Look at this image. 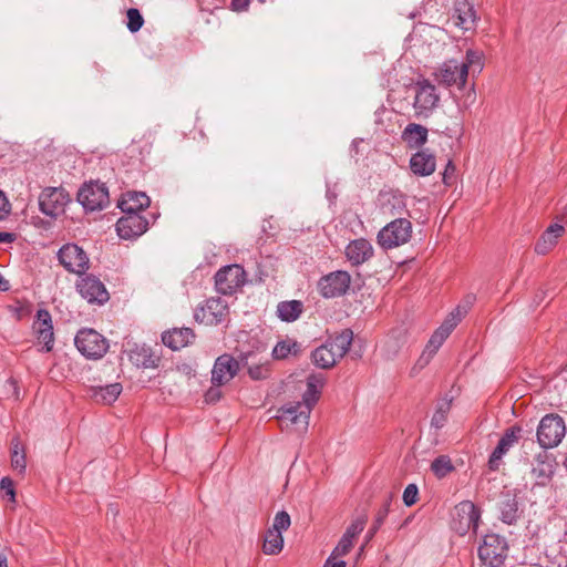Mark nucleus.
<instances>
[{"mask_svg": "<svg viewBox=\"0 0 567 567\" xmlns=\"http://www.w3.org/2000/svg\"><path fill=\"white\" fill-rule=\"evenodd\" d=\"M320 393L316 390L307 388L302 395V401L290 402L282 405L278 410L277 419L280 422H289L292 425H297L300 429L306 430L309 425L310 413L315 404L318 402Z\"/></svg>", "mask_w": 567, "mask_h": 567, "instance_id": "obj_1", "label": "nucleus"}, {"mask_svg": "<svg viewBox=\"0 0 567 567\" xmlns=\"http://www.w3.org/2000/svg\"><path fill=\"white\" fill-rule=\"evenodd\" d=\"M508 550L509 546L504 536L488 533L482 537L477 556L486 567H502L508 556Z\"/></svg>", "mask_w": 567, "mask_h": 567, "instance_id": "obj_2", "label": "nucleus"}, {"mask_svg": "<svg viewBox=\"0 0 567 567\" xmlns=\"http://www.w3.org/2000/svg\"><path fill=\"white\" fill-rule=\"evenodd\" d=\"M567 432L563 416L557 413L544 415L536 431L537 443L544 450L557 447L564 440Z\"/></svg>", "mask_w": 567, "mask_h": 567, "instance_id": "obj_3", "label": "nucleus"}, {"mask_svg": "<svg viewBox=\"0 0 567 567\" xmlns=\"http://www.w3.org/2000/svg\"><path fill=\"white\" fill-rule=\"evenodd\" d=\"M254 358V352H241L238 359L230 354L219 355L212 370L213 385L220 386L228 383L239 371L240 367L248 364V360Z\"/></svg>", "mask_w": 567, "mask_h": 567, "instance_id": "obj_4", "label": "nucleus"}, {"mask_svg": "<svg viewBox=\"0 0 567 567\" xmlns=\"http://www.w3.org/2000/svg\"><path fill=\"white\" fill-rule=\"evenodd\" d=\"M412 236V224L399 217L385 225L377 236L378 244L385 250L404 245Z\"/></svg>", "mask_w": 567, "mask_h": 567, "instance_id": "obj_5", "label": "nucleus"}, {"mask_svg": "<svg viewBox=\"0 0 567 567\" xmlns=\"http://www.w3.org/2000/svg\"><path fill=\"white\" fill-rule=\"evenodd\" d=\"M76 199L87 212L102 210L110 204L109 188L100 181L85 182L80 187Z\"/></svg>", "mask_w": 567, "mask_h": 567, "instance_id": "obj_6", "label": "nucleus"}, {"mask_svg": "<svg viewBox=\"0 0 567 567\" xmlns=\"http://www.w3.org/2000/svg\"><path fill=\"white\" fill-rule=\"evenodd\" d=\"M482 511L472 501H462L455 506L452 528L461 536L470 530L475 535L481 523Z\"/></svg>", "mask_w": 567, "mask_h": 567, "instance_id": "obj_7", "label": "nucleus"}, {"mask_svg": "<svg viewBox=\"0 0 567 567\" xmlns=\"http://www.w3.org/2000/svg\"><path fill=\"white\" fill-rule=\"evenodd\" d=\"M76 349L87 359H101L109 349L107 340L91 328L80 329L74 338Z\"/></svg>", "mask_w": 567, "mask_h": 567, "instance_id": "obj_8", "label": "nucleus"}, {"mask_svg": "<svg viewBox=\"0 0 567 567\" xmlns=\"http://www.w3.org/2000/svg\"><path fill=\"white\" fill-rule=\"evenodd\" d=\"M413 109L417 117H429L439 105L440 95L436 87L429 80H421L413 85Z\"/></svg>", "mask_w": 567, "mask_h": 567, "instance_id": "obj_9", "label": "nucleus"}, {"mask_svg": "<svg viewBox=\"0 0 567 567\" xmlns=\"http://www.w3.org/2000/svg\"><path fill=\"white\" fill-rule=\"evenodd\" d=\"M69 202V193L63 187H47L39 196V208L44 215L55 218Z\"/></svg>", "mask_w": 567, "mask_h": 567, "instance_id": "obj_10", "label": "nucleus"}, {"mask_svg": "<svg viewBox=\"0 0 567 567\" xmlns=\"http://www.w3.org/2000/svg\"><path fill=\"white\" fill-rule=\"evenodd\" d=\"M58 258L61 265L70 272L83 275L89 269V257L76 244L62 246L58 251Z\"/></svg>", "mask_w": 567, "mask_h": 567, "instance_id": "obj_11", "label": "nucleus"}, {"mask_svg": "<svg viewBox=\"0 0 567 567\" xmlns=\"http://www.w3.org/2000/svg\"><path fill=\"white\" fill-rule=\"evenodd\" d=\"M228 315V305L220 297H212L205 305L197 308L194 318L197 322L206 326H216L220 323Z\"/></svg>", "mask_w": 567, "mask_h": 567, "instance_id": "obj_12", "label": "nucleus"}, {"mask_svg": "<svg viewBox=\"0 0 567 567\" xmlns=\"http://www.w3.org/2000/svg\"><path fill=\"white\" fill-rule=\"evenodd\" d=\"M124 215L116 221L117 235L123 239H135L150 227V220L142 213L122 212Z\"/></svg>", "mask_w": 567, "mask_h": 567, "instance_id": "obj_13", "label": "nucleus"}, {"mask_svg": "<svg viewBox=\"0 0 567 567\" xmlns=\"http://www.w3.org/2000/svg\"><path fill=\"white\" fill-rule=\"evenodd\" d=\"M435 75L441 84L445 86L456 85L462 89L467 81V64L460 63L455 59L447 60L440 66Z\"/></svg>", "mask_w": 567, "mask_h": 567, "instance_id": "obj_14", "label": "nucleus"}, {"mask_svg": "<svg viewBox=\"0 0 567 567\" xmlns=\"http://www.w3.org/2000/svg\"><path fill=\"white\" fill-rule=\"evenodd\" d=\"M344 252L352 266H359L373 257L374 249L368 239L358 238L347 245Z\"/></svg>", "mask_w": 567, "mask_h": 567, "instance_id": "obj_15", "label": "nucleus"}, {"mask_svg": "<svg viewBox=\"0 0 567 567\" xmlns=\"http://www.w3.org/2000/svg\"><path fill=\"white\" fill-rule=\"evenodd\" d=\"M128 359L135 367L143 369H155L161 362V357L145 344H134L128 350Z\"/></svg>", "mask_w": 567, "mask_h": 567, "instance_id": "obj_16", "label": "nucleus"}, {"mask_svg": "<svg viewBox=\"0 0 567 567\" xmlns=\"http://www.w3.org/2000/svg\"><path fill=\"white\" fill-rule=\"evenodd\" d=\"M454 23L464 31L475 28L477 14L474 6L466 0H455L453 8Z\"/></svg>", "mask_w": 567, "mask_h": 567, "instance_id": "obj_17", "label": "nucleus"}, {"mask_svg": "<svg viewBox=\"0 0 567 567\" xmlns=\"http://www.w3.org/2000/svg\"><path fill=\"white\" fill-rule=\"evenodd\" d=\"M499 519L506 525H515L520 518L519 503L516 494L506 492L498 503Z\"/></svg>", "mask_w": 567, "mask_h": 567, "instance_id": "obj_18", "label": "nucleus"}, {"mask_svg": "<svg viewBox=\"0 0 567 567\" xmlns=\"http://www.w3.org/2000/svg\"><path fill=\"white\" fill-rule=\"evenodd\" d=\"M195 340V333L190 328H173L162 333V342L172 350H179Z\"/></svg>", "mask_w": 567, "mask_h": 567, "instance_id": "obj_19", "label": "nucleus"}, {"mask_svg": "<svg viewBox=\"0 0 567 567\" xmlns=\"http://www.w3.org/2000/svg\"><path fill=\"white\" fill-rule=\"evenodd\" d=\"M436 158L429 150L417 151L410 158V168L417 176H430L435 172Z\"/></svg>", "mask_w": 567, "mask_h": 567, "instance_id": "obj_20", "label": "nucleus"}, {"mask_svg": "<svg viewBox=\"0 0 567 567\" xmlns=\"http://www.w3.org/2000/svg\"><path fill=\"white\" fill-rule=\"evenodd\" d=\"M151 204L150 197L144 192H126L117 203L122 212L143 213Z\"/></svg>", "mask_w": 567, "mask_h": 567, "instance_id": "obj_21", "label": "nucleus"}, {"mask_svg": "<svg viewBox=\"0 0 567 567\" xmlns=\"http://www.w3.org/2000/svg\"><path fill=\"white\" fill-rule=\"evenodd\" d=\"M564 233L565 227L563 225L557 223L549 225L535 244L536 254L546 255L550 251Z\"/></svg>", "mask_w": 567, "mask_h": 567, "instance_id": "obj_22", "label": "nucleus"}, {"mask_svg": "<svg viewBox=\"0 0 567 567\" xmlns=\"http://www.w3.org/2000/svg\"><path fill=\"white\" fill-rule=\"evenodd\" d=\"M214 284H247L246 271L239 264L226 265L215 274Z\"/></svg>", "mask_w": 567, "mask_h": 567, "instance_id": "obj_23", "label": "nucleus"}, {"mask_svg": "<svg viewBox=\"0 0 567 567\" xmlns=\"http://www.w3.org/2000/svg\"><path fill=\"white\" fill-rule=\"evenodd\" d=\"M427 128L421 124L410 123L402 132V140L410 148H420L427 141Z\"/></svg>", "mask_w": 567, "mask_h": 567, "instance_id": "obj_24", "label": "nucleus"}, {"mask_svg": "<svg viewBox=\"0 0 567 567\" xmlns=\"http://www.w3.org/2000/svg\"><path fill=\"white\" fill-rule=\"evenodd\" d=\"M353 340V331L349 328L343 329L340 333L330 338L326 341V344L338 359L343 358L350 349V346Z\"/></svg>", "mask_w": 567, "mask_h": 567, "instance_id": "obj_25", "label": "nucleus"}, {"mask_svg": "<svg viewBox=\"0 0 567 567\" xmlns=\"http://www.w3.org/2000/svg\"><path fill=\"white\" fill-rule=\"evenodd\" d=\"M123 388L121 383H112L105 386H94L91 389V396L99 403L112 404L121 394Z\"/></svg>", "mask_w": 567, "mask_h": 567, "instance_id": "obj_26", "label": "nucleus"}, {"mask_svg": "<svg viewBox=\"0 0 567 567\" xmlns=\"http://www.w3.org/2000/svg\"><path fill=\"white\" fill-rule=\"evenodd\" d=\"M303 311V303L300 300L281 301L277 306V316L281 321H296Z\"/></svg>", "mask_w": 567, "mask_h": 567, "instance_id": "obj_27", "label": "nucleus"}, {"mask_svg": "<svg viewBox=\"0 0 567 567\" xmlns=\"http://www.w3.org/2000/svg\"><path fill=\"white\" fill-rule=\"evenodd\" d=\"M337 360H338V358L334 355L332 350H330V348H328V346L326 343L316 348L311 352L312 363L320 369L332 368L336 364Z\"/></svg>", "mask_w": 567, "mask_h": 567, "instance_id": "obj_28", "label": "nucleus"}, {"mask_svg": "<svg viewBox=\"0 0 567 567\" xmlns=\"http://www.w3.org/2000/svg\"><path fill=\"white\" fill-rule=\"evenodd\" d=\"M80 295L90 303L103 305L110 299L106 286H76Z\"/></svg>", "mask_w": 567, "mask_h": 567, "instance_id": "obj_29", "label": "nucleus"}, {"mask_svg": "<svg viewBox=\"0 0 567 567\" xmlns=\"http://www.w3.org/2000/svg\"><path fill=\"white\" fill-rule=\"evenodd\" d=\"M11 466L20 474H24L27 468L25 451L19 436L11 440Z\"/></svg>", "mask_w": 567, "mask_h": 567, "instance_id": "obj_30", "label": "nucleus"}, {"mask_svg": "<svg viewBox=\"0 0 567 567\" xmlns=\"http://www.w3.org/2000/svg\"><path fill=\"white\" fill-rule=\"evenodd\" d=\"M284 537L282 533L268 528L262 544V551L266 555H277L282 550Z\"/></svg>", "mask_w": 567, "mask_h": 567, "instance_id": "obj_31", "label": "nucleus"}, {"mask_svg": "<svg viewBox=\"0 0 567 567\" xmlns=\"http://www.w3.org/2000/svg\"><path fill=\"white\" fill-rule=\"evenodd\" d=\"M302 351V346L296 340H281L272 349V357L278 360L288 358L289 354L298 355Z\"/></svg>", "mask_w": 567, "mask_h": 567, "instance_id": "obj_32", "label": "nucleus"}, {"mask_svg": "<svg viewBox=\"0 0 567 567\" xmlns=\"http://www.w3.org/2000/svg\"><path fill=\"white\" fill-rule=\"evenodd\" d=\"M456 326L457 319L455 320L454 317H446L443 323L433 332L430 341L440 349Z\"/></svg>", "mask_w": 567, "mask_h": 567, "instance_id": "obj_33", "label": "nucleus"}, {"mask_svg": "<svg viewBox=\"0 0 567 567\" xmlns=\"http://www.w3.org/2000/svg\"><path fill=\"white\" fill-rule=\"evenodd\" d=\"M451 408H452V399L444 398V399L440 400L436 403L434 414L431 419V426H433L437 430L442 429L447 421V415L451 411Z\"/></svg>", "mask_w": 567, "mask_h": 567, "instance_id": "obj_34", "label": "nucleus"}, {"mask_svg": "<svg viewBox=\"0 0 567 567\" xmlns=\"http://www.w3.org/2000/svg\"><path fill=\"white\" fill-rule=\"evenodd\" d=\"M408 339V330L404 327H398L392 329L389 334L386 342V350L393 357L396 355L398 351L405 344Z\"/></svg>", "mask_w": 567, "mask_h": 567, "instance_id": "obj_35", "label": "nucleus"}, {"mask_svg": "<svg viewBox=\"0 0 567 567\" xmlns=\"http://www.w3.org/2000/svg\"><path fill=\"white\" fill-rule=\"evenodd\" d=\"M406 208L405 196L402 193H391L383 203V209L391 215H401Z\"/></svg>", "mask_w": 567, "mask_h": 567, "instance_id": "obj_36", "label": "nucleus"}, {"mask_svg": "<svg viewBox=\"0 0 567 567\" xmlns=\"http://www.w3.org/2000/svg\"><path fill=\"white\" fill-rule=\"evenodd\" d=\"M455 470L447 455H440L431 463V471L437 478H443Z\"/></svg>", "mask_w": 567, "mask_h": 567, "instance_id": "obj_37", "label": "nucleus"}, {"mask_svg": "<svg viewBox=\"0 0 567 567\" xmlns=\"http://www.w3.org/2000/svg\"><path fill=\"white\" fill-rule=\"evenodd\" d=\"M512 445H509L505 440L499 439L496 447L491 453L488 458V467L491 471H497L499 468V463L502 457L509 451Z\"/></svg>", "mask_w": 567, "mask_h": 567, "instance_id": "obj_38", "label": "nucleus"}, {"mask_svg": "<svg viewBox=\"0 0 567 567\" xmlns=\"http://www.w3.org/2000/svg\"><path fill=\"white\" fill-rule=\"evenodd\" d=\"M358 290L361 286H357ZM353 293L357 291L355 286H320V295L324 298H336L348 293L349 291Z\"/></svg>", "mask_w": 567, "mask_h": 567, "instance_id": "obj_39", "label": "nucleus"}, {"mask_svg": "<svg viewBox=\"0 0 567 567\" xmlns=\"http://www.w3.org/2000/svg\"><path fill=\"white\" fill-rule=\"evenodd\" d=\"M353 547V543L350 539L341 537L338 545L334 547L328 559L326 560L323 567H329L332 559H337L338 557H343L350 553Z\"/></svg>", "mask_w": 567, "mask_h": 567, "instance_id": "obj_40", "label": "nucleus"}, {"mask_svg": "<svg viewBox=\"0 0 567 567\" xmlns=\"http://www.w3.org/2000/svg\"><path fill=\"white\" fill-rule=\"evenodd\" d=\"M127 23L126 27L130 32L135 33L140 31L144 24V18L138 9L130 8L126 11Z\"/></svg>", "mask_w": 567, "mask_h": 567, "instance_id": "obj_41", "label": "nucleus"}, {"mask_svg": "<svg viewBox=\"0 0 567 567\" xmlns=\"http://www.w3.org/2000/svg\"><path fill=\"white\" fill-rule=\"evenodd\" d=\"M256 354L254 353V358L248 360V364L244 368H247L248 374L252 380H262L267 378L268 369L259 361H255Z\"/></svg>", "mask_w": 567, "mask_h": 567, "instance_id": "obj_42", "label": "nucleus"}, {"mask_svg": "<svg viewBox=\"0 0 567 567\" xmlns=\"http://www.w3.org/2000/svg\"><path fill=\"white\" fill-rule=\"evenodd\" d=\"M368 517L367 515H361L357 517L346 529L342 537L350 539L353 543V539L364 529Z\"/></svg>", "mask_w": 567, "mask_h": 567, "instance_id": "obj_43", "label": "nucleus"}, {"mask_svg": "<svg viewBox=\"0 0 567 567\" xmlns=\"http://www.w3.org/2000/svg\"><path fill=\"white\" fill-rule=\"evenodd\" d=\"M475 299L476 298L474 295L465 296L463 301L453 311H451L447 317H454L455 320L457 318V324H458L461 322L462 318L467 313V311L473 306Z\"/></svg>", "mask_w": 567, "mask_h": 567, "instance_id": "obj_44", "label": "nucleus"}, {"mask_svg": "<svg viewBox=\"0 0 567 567\" xmlns=\"http://www.w3.org/2000/svg\"><path fill=\"white\" fill-rule=\"evenodd\" d=\"M350 284L351 282V276L348 271L343 270H337L332 271L326 276H322L319 280V284Z\"/></svg>", "mask_w": 567, "mask_h": 567, "instance_id": "obj_45", "label": "nucleus"}, {"mask_svg": "<svg viewBox=\"0 0 567 567\" xmlns=\"http://www.w3.org/2000/svg\"><path fill=\"white\" fill-rule=\"evenodd\" d=\"M52 327H53V324H52V318H51L50 312L45 309H39L37 311V317L33 322L34 333H38V331H40V329H48V328H52Z\"/></svg>", "mask_w": 567, "mask_h": 567, "instance_id": "obj_46", "label": "nucleus"}, {"mask_svg": "<svg viewBox=\"0 0 567 567\" xmlns=\"http://www.w3.org/2000/svg\"><path fill=\"white\" fill-rule=\"evenodd\" d=\"M291 519L290 515L286 511H280L275 515L271 529L277 532H285L290 527Z\"/></svg>", "mask_w": 567, "mask_h": 567, "instance_id": "obj_47", "label": "nucleus"}, {"mask_svg": "<svg viewBox=\"0 0 567 567\" xmlns=\"http://www.w3.org/2000/svg\"><path fill=\"white\" fill-rule=\"evenodd\" d=\"M35 334L39 343L43 344L44 351L50 352L53 349L54 343L53 327L48 329H40V331H38Z\"/></svg>", "mask_w": 567, "mask_h": 567, "instance_id": "obj_48", "label": "nucleus"}, {"mask_svg": "<svg viewBox=\"0 0 567 567\" xmlns=\"http://www.w3.org/2000/svg\"><path fill=\"white\" fill-rule=\"evenodd\" d=\"M419 496V487L415 484H409L403 492V503L405 506L410 507L417 502Z\"/></svg>", "mask_w": 567, "mask_h": 567, "instance_id": "obj_49", "label": "nucleus"}, {"mask_svg": "<svg viewBox=\"0 0 567 567\" xmlns=\"http://www.w3.org/2000/svg\"><path fill=\"white\" fill-rule=\"evenodd\" d=\"M392 499H393V495L391 493H389L384 497L383 503H382L381 507L378 509L375 518H374V520H377V523H380V524L384 523V520L390 512V506H391Z\"/></svg>", "mask_w": 567, "mask_h": 567, "instance_id": "obj_50", "label": "nucleus"}, {"mask_svg": "<svg viewBox=\"0 0 567 567\" xmlns=\"http://www.w3.org/2000/svg\"><path fill=\"white\" fill-rule=\"evenodd\" d=\"M520 433L522 427L519 425H513L505 430L501 439L505 440L509 445L513 446L515 443L518 442Z\"/></svg>", "mask_w": 567, "mask_h": 567, "instance_id": "obj_51", "label": "nucleus"}, {"mask_svg": "<svg viewBox=\"0 0 567 567\" xmlns=\"http://www.w3.org/2000/svg\"><path fill=\"white\" fill-rule=\"evenodd\" d=\"M324 384V377L321 373H311L307 378V388L312 390H316L318 393H320L321 389Z\"/></svg>", "mask_w": 567, "mask_h": 567, "instance_id": "obj_52", "label": "nucleus"}, {"mask_svg": "<svg viewBox=\"0 0 567 567\" xmlns=\"http://www.w3.org/2000/svg\"><path fill=\"white\" fill-rule=\"evenodd\" d=\"M0 488L6 492L7 495L10 496V499L12 502L16 501V491H14V484L13 481L9 477H2L0 481Z\"/></svg>", "mask_w": 567, "mask_h": 567, "instance_id": "obj_53", "label": "nucleus"}, {"mask_svg": "<svg viewBox=\"0 0 567 567\" xmlns=\"http://www.w3.org/2000/svg\"><path fill=\"white\" fill-rule=\"evenodd\" d=\"M463 63L467 64V69L471 65H477V68L481 70L482 69L481 54L477 51L470 49L466 51V61H464Z\"/></svg>", "mask_w": 567, "mask_h": 567, "instance_id": "obj_54", "label": "nucleus"}, {"mask_svg": "<svg viewBox=\"0 0 567 567\" xmlns=\"http://www.w3.org/2000/svg\"><path fill=\"white\" fill-rule=\"evenodd\" d=\"M11 210V204L8 200L6 194L0 190V220L7 218V216L10 214Z\"/></svg>", "mask_w": 567, "mask_h": 567, "instance_id": "obj_55", "label": "nucleus"}, {"mask_svg": "<svg viewBox=\"0 0 567 567\" xmlns=\"http://www.w3.org/2000/svg\"><path fill=\"white\" fill-rule=\"evenodd\" d=\"M221 398V391L219 390V386H212L209 388L205 393V401L207 403H216Z\"/></svg>", "mask_w": 567, "mask_h": 567, "instance_id": "obj_56", "label": "nucleus"}, {"mask_svg": "<svg viewBox=\"0 0 567 567\" xmlns=\"http://www.w3.org/2000/svg\"><path fill=\"white\" fill-rule=\"evenodd\" d=\"M250 0H231L229 9L234 12H245L248 10Z\"/></svg>", "mask_w": 567, "mask_h": 567, "instance_id": "obj_57", "label": "nucleus"}, {"mask_svg": "<svg viewBox=\"0 0 567 567\" xmlns=\"http://www.w3.org/2000/svg\"><path fill=\"white\" fill-rule=\"evenodd\" d=\"M243 286H216L217 292L223 296H234Z\"/></svg>", "mask_w": 567, "mask_h": 567, "instance_id": "obj_58", "label": "nucleus"}, {"mask_svg": "<svg viewBox=\"0 0 567 567\" xmlns=\"http://www.w3.org/2000/svg\"><path fill=\"white\" fill-rule=\"evenodd\" d=\"M433 359V357H431L430 354L425 353L424 351L421 353V355L419 357L413 370H416V369H424L430 362L431 360Z\"/></svg>", "mask_w": 567, "mask_h": 567, "instance_id": "obj_59", "label": "nucleus"}, {"mask_svg": "<svg viewBox=\"0 0 567 567\" xmlns=\"http://www.w3.org/2000/svg\"><path fill=\"white\" fill-rule=\"evenodd\" d=\"M455 172V166L452 161H449V163L445 166V169L443 172V183L446 185H450V178Z\"/></svg>", "mask_w": 567, "mask_h": 567, "instance_id": "obj_60", "label": "nucleus"}, {"mask_svg": "<svg viewBox=\"0 0 567 567\" xmlns=\"http://www.w3.org/2000/svg\"><path fill=\"white\" fill-rule=\"evenodd\" d=\"M17 239L14 233L0 231V243H13Z\"/></svg>", "mask_w": 567, "mask_h": 567, "instance_id": "obj_61", "label": "nucleus"}, {"mask_svg": "<svg viewBox=\"0 0 567 567\" xmlns=\"http://www.w3.org/2000/svg\"><path fill=\"white\" fill-rule=\"evenodd\" d=\"M381 526H382V524L377 523V520H374L367 534V539L368 540L371 539L377 534V532L380 529Z\"/></svg>", "mask_w": 567, "mask_h": 567, "instance_id": "obj_62", "label": "nucleus"}, {"mask_svg": "<svg viewBox=\"0 0 567 567\" xmlns=\"http://www.w3.org/2000/svg\"><path fill=\"white\" fill-rule=\"evenodd\" d=\"M439 348H436V346H434L430 340L427 341L425 348H424V352L430 354L431 357H434L437 352Z\"/></svg>", "mask_w": 567, "mask_h": 567, "instance_id": "obj_63", "label": "nucleus"}, {"mask_svg": "<svg viewBox=\"0 0 567 567\" xmlns=\"http://www.w3.org/2000/svg\"><path fill=\"white\" fill-rule=\"evenodd\" d=\"M0 567H8V558L6 555V548L0 545Z\"/></svg>", "mask_w": 567, "mask_h": 567, "instance_id": "obj_64", "label": "nucleus"}]
</instances>
